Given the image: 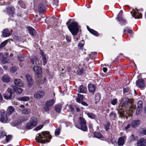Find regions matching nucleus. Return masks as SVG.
<instances>
[{
  "mask_svg": "<svg viewBox=\"0 0 146 146\" xmlns=\"http://www.w3.org/2000/svg\"><path fill=\"white\" fill-rule=\"evenodd\" d=\"M121 103L122 104L118 106L117 110L120 117H125L127 119L128 116L126 114H128V112L131 113L133 110H135L136 106L131 100L126 98L123 100Z\"/></svg>",
  "mask_w": 146,
  "mask_h": 146,
  "instance_id": "1",
  "label": "nucleus"
},
{
  "mask_svg": "<svg viewBox=\"0 0 146 146\" xmlns=\"http://www.w3.org/2000/svg\"><path fill=\"white\" fill-rule=\"evenodd\" d=\"M42 135L38 133L35 138L36 141L41 143H44L46 142H49L51 138V136L49 134V133L46 131L42 132Z\"/></svg>",
  "mask_w": 146,
  "mask_h": 146,
  "instance_id": "2",
  "label": "nucleus"
},
{
  "mask_svg": "<svg viewBox=\"0 0 146 146\" xmlns=\"http://www.w3.org/2000/svg\"><path fill=\"white\" fill-rule=\"evenodd\" d=\"M68 27L72 35H77L78 32L79 28L77 23L73 22L71 24L69 25Z\"/></svg>",
  "mask_w": 146,
  "mask_h": 146,
  "instance_id": "3",
  "label": "nucleus"
},
{
  "mask_svg": "<svg viewBox=\"0 0 146 146\" xmlns=\"http://www.w3.org/2000/svg\"><path fill=\"white\" fill-rule=\"evenodd\" d=\"M80 125H76V127L84 131H86L87 129V127L86 125V121L84 119L81 117L79 118Z\"/></svg>",
  "mask_w": 146,
  "mask_h": 146,
  "instance_id": "4",
  "label": "nucleus"
},
{
  "mask_svg": "<svg viewBox=\"0 0 146 146\" xmlns=\"http://www.w3.org/2000/svg\"><path fill=\"white\" fill-rule=\"evenodd\" d=\"M37 122V120L36 118L35 117L31 118V121L26 124L25 128L28 129L32 128L34 126L36 125Z\"/></svg>",
  "mask_w": 146,
  "mask_h": 146,
  "instance_id": "5",
  "label": "nucleus"
},
{
  "mask_svg": "<svg viewBox=\"0 0 146 146\" xmlns=\"http://www.w3.org/2000/svg\"><path fill=\"white\" fill-rule=\"evenodd\" d=\"M0 121L3 123H6L8 122V115L5 112V111L3 110L0 112Z\"/></svg>",
  "mask_w": 146,
  "mask_h": 146,
  "instance_id": "6",
  "label": "nucleus"
},
{
  "mask_svg": "<svg viewBox=\"0 0 146 146\" xmlns=\"http://www.w3.org/2000/svg\"><path fill=\"white\" fill-rule=\"evenodd\" d=\"M54 103V100H50L47 101L44 108V110L46 111H48L50 109L51 106H52Z\"/></svg>",
  "mask_w": 146,
  "mask_h": 146,
  "instance_id": "7",
  "label": "nucleus"
},
{
  "mask_svg": "<svg viewBox=\"0 0 146 146\" xmlns=\"http://www.w3.org/2000/svg\"><path fill=\"white\" fill-rule=\"evenodd\" d=\"M45 93L42 90L38 91L36 92L34 95V98L36 99H39L43 97Z\"/></svg>",
  "mask_w": 146,
  "mask_h": 146,
  "instance_id": "8",
  "label": "nucleus"
},
{
  "mask_svg": "<svg viewBox=\"0 0 146 146\" xmlns=\"http://www.w3.org/2000/svg\"><path fill=\"white\" fill-rule=\"evenodd\" d=\"M13 89L11 88H9L7 89V91L8 93L7 94H3V97L5 99H12V93L13 92Z\"/></svg>",
  "mask_w": 146,
  "mask_h": 146,
  "instance_id": "9",
  "label": "nucleus"
},
{
  "mask_svg": "<svg viewBox=\"0 0 146 146\" xmlns=\"http://www.w3.org/2000/svg\"><path fill=\"white\" fill-rule=\"evenodd\" d=\"M27 80V84L29 87H31L34 84V80L32 76L29 74H27L25 76Z\"/></svg>",
  "mask_w": 146,
  "mask_h": 146,
  "instance_id": "10",
  "label": "nucleus"
},
{
  "mask_svg": "<svg viewBox=\"0 0 146 146\" xmlns=\"http://www.w3.org/2000/svg\"><path fill=\"white\" fill-rule=\"evenodd\" d=\"M131 13L132 16L135 19H139L142 17L141 14L138 12L137 10V11L133 10Z\"/></svg>",
  "mask_w": 146,
  "mask_h": 146,
  "instance_id": "11",
  "label": "nucleus"
},
{
  "mask_svg": "<svg viewBox=\"0 0 146 146\" xmlns=\"http://www.w3.org/2000/svg\"><path fill=\"white\" fill-rule=\"evenodd\" d=\"M33 69L35 72L36 73V77H39L42 73V70L41 67L39 66H35L34 67Z\"/></svg>",
  "mask_w": 146,
  "mask_h": 146,
  "instance_id": "12",
  "label": "nucleus"
},
{
  "mask_svg": "<svg viewBox=\"0 0 146 146\" xmlns=\"http://www.w3.org/2000/svg\"><path fill=\"white\" fill-rule=\"evenodd\" d=\"M136 84L140 88H144L145 85L144 81L142 78L138 79L136 82Z\"/></svg>",
  "mask_w": 146,
  "mask_h": 146,
  "instance_id": "13",
  "label": "nucleus"
},
{
  "mask_svg": "<svg viewBox=\"0 0 146 146\" xmlns=\"http://www.w3.org/2000/svg\"><path fill=\"white\" fill-rule=\"evenodd\" d=\"M143 102L142 101H138L137 103V107L136 111V113L139 114L141 112V110L142 109Z\"/></svg>",
  "mask_w": 146,
  "mask_h": 146,
  "instance_id": "14",
  "label": "nucleus"
},
{
  "mask_svg": "<svg viewBox=\"0 0 146 146\" xmlns=\"http://www.w3.org/2000/svg\"><path fill=\"white\" fill-rule=\"evenodd\" d=\"M137 146H146V140L141 138L137 141Z\"/></svg>",
  "mask_w": 146,
  "mask_h": 146,
  "instance_id": "15",
  "label": "nucleus"
},
{
  "mask_svg": "<svg viewBox=\"0 0 146 146\" xmlns=\"http://www.w3.org/2000/svg\"><path fill=\"white\" fill-rule=\"evenodd\" d=\"M11 33L8 29H4L2 32V35L5 37H7L11 35Z\"/></svg>",
  "mask_w": 146,
  "mask_h": 146,
  "instance_id": "16",
  "label": "nucleus"
},
{
  "mask_svg": "<svg viewBox=\"0 0 146 146\" xmlns=\"http://www.w3.org/2000/svg\"><path fill=\"white\" fill-rule=\"evenodd\" d=\"M15 84L17 86H21L23 85V82L20 79H16L14 80Z\"/></svg>",
  "mask_w": 146,
  "mask_h": 146,
  "instance_id": "17",
  "label": "nucleus"
},
{
  "mask_svg": "<svg viewBox=\"0 0 146 146\" xmlns=\"http://www.w3.org/2000/svg\"><path fill=\"white\" fill-rule=\"evenodd\" d=\"M126 139L125 137L123 136L120 137L117 141V143L118 145L122 146L124 143V140Z\"/></svg>",
  "mask_w": 146,
  "mask_h": 146,
  "instance_id": "18",
  "label": "nucleus"
},
{
  "mask_svg": "<svg viewBox=\"0 0 146 146\" xmlns=\"http://www.w3.org/2000/svg\"><path fill=\"white\" fill-rule=\"evenodd\" d=\"M14 110L15 109L13 106H10L7 108L6 113L8 116H9L13 113Z\"/></svg>",
  "mask_w": 146,
  "mask_h": 146,
  "instance_id": "19",
  "label": "nucleus"
},
{
  "mask_svg": "<svg viewBox=\"0 0 146 146\" xmlns=\"http://www.w3.org/2000/svg\"><path fill=\"white\" fill-rule=\"evenodd\" d=\"M88 65L89 64H83V66L82 68L80 69L79 70L77 71L78 74L79 75H82L85 68H86L87 67H89Z\"/></svg>",
  "mask_w": 146,
  "mask_h": 146,
  "instance_id": "20",
  "label": "nucleus"
},
{
  "mask_svg": "<svg viewBox=\"0 0 146 146\" xmlns=\"http://www.w3.org/2000/svg\"><path fill=\"white\" fill-rule=\"evenodd\" d=\"M86 87L82 85H81L78 89V92L79 93H86Z\"/></svg>",
  "mask_w": 146,
  "mask_h": 146,
  "instance_id": "21",
  "label": "nucleus"
},
{
  "mask_svg": "<svg viewBox=\"0 0 146 146\" xmlns=\"http://www.w3.org/2000/svg\"><path fill=\"white\" fill-rule=\"evenodd\" d=\"M140 123L139 120H133L131 121V125L133 127H135L139 125Z\"/></svg>",
  "mask_w": 146,
  "mask_h": 146,
  "instance_id": "22",
  "label": "nucleus"
},
{
  "mask_svg": "<svg viewBox=\"0 0 146 146\" xmlns=\"http://www.w3.org/2000/svg\"><path fill=\"white\" fill-rule=\"evenodd\" d=\"M88 88L89 91L92 93L94 92L96 90L95 85L92 84H90L88 85Z\"/></svg>",
  "mask_w": 146,
  "mask_h": 146,
  "instance_id": "23",
  "label": "nucleus"
},
{
  "mask_svg": "<svg viewBox=\"0 0 146 146\" xmlns=\"http://www.w3.org/2000/svg\"><path fill=\"white\" fill-rule=\"evenodd\" d=\"M78 97L76 98V100L77 102L81 103L83 100V95L79 94H78Z\"/></svg>",
  "mask_w": 146,
  "mask_h": 146,
  "instance_id": "24",
  "label": "nucleus"
},
{
  "mask_svg": "<svg viewBox=\"0 0 146 146\" xmlns=\"http://www.w3.org/2000/svg\"><path fill=\"white\" fill-rule=\"evenodd\" d=\"M27 29L29 30V33L32 36H35L36 34V31L35 30L31 27H27Z\"/></svg>",
  "mask_w": 146,
  "mask_h": 146,
  "instance_id": "25",
  "label": "nucleus"
},
{
  "mask_svg": "<svg viewBox=\"0 0 146 146\" xmlns=\"http://www.w3.org/2000/svg\"><path fill=\"white\" fill-rule=\"evenodd\" d=\"M87 28L88 30L91 33L96 36H99V34L97 32L92 29L90 28L88 26H87Z\"/></svg>",
  "mask_w": 146,
  "mask_h": 146,
  "instance_id": "26",
  "label": "nucleus"
},
{
  "mask_svg": "<svg viewBox=\"0 0 146 146\" xmlns=\"http://www.w3.org/2000/svg\"><path fill=\"white\" fill-rule=\"evenodd\" d=\"M2 80L4 82L8 83L10 82L11 78L8 76L4 75L2 77Z\"/></svg>",
  "mask_w": 146,
  "mask_h": 146,
  "instance_id": "27",
  "label": "nucleus"
},
{
  "mask_svg": "<svg viewBox=\"0 0 146 146\" xmlns=\"http://www.w3.org/2000/svg\"><path fill=\"white\" fill-rule=\"evenodd\" d=\"M13 89L14 91L18 94H19L22 93L23 92V90L21 88L16 86H14Z\"/></svg>",
  "mask_w": 146,
  "mask_h": 146,
  "instance_id": "28",
  "label": "nucleus"
},
{
  "mask_svg": "<svg viewBox=\"0 0 146 146\" xmlns=\"http://www.w3.org/2000/svg\"><path fill=\"white\" fill-rule=\"evenodd\" d=\"M40 54L42 56V61H41V63H42L43 64H46L47 63V60L46 57L44 55L43 53L41 51H40Z\"/></svg>",
  "mask_w": 146,
  "mask_h": 146,
  "instance_id": "29",
  "label": "nucleus"
},
{
  "mask_svg": "<svg viewBox=\"0 0 146 146\" xmlns=\"http://www.w3.org/2000/svg\"><path fill=\"white\" fill-rule=\"evenodd\" d=\"M45 9V7L44 4H40L38 7V10L40 12H42Z\"/></svg>",
  "mask_w": 146,
  "mask_h": 146,
  "instance_id": "30",
  "label": "nucleus"
},
{
  "mask_svg": "<svg viewBox=\"0 0 146 146\" xmlns=\"http://www.w3.org/2000/svg\"><path fill=\"white\" fill-rule=\"evenodd\" d=\"M116 116V114L114 111L111 112L109 115L110 117L112 120H115Z\"/></svg>",
  "mask_w": 146,
  "mask_h": 146,
  "instance_id": "31",
  "label": "nucleus"
},
{
  "mask_svg": "<svg viewBox=\"0 0 146 146\" xmlns=\"http://www.w3.org/2000/svg\"><path fill=\"white\" fill-rule=\"evenodd\" d=\"M94 137L98 138H103V135L100 132H95L94 133Z\"/></svg>",
  "mask_w": 146,
  "mask_h": 146,
  "instance_id": "32",
  "label": "nucleus"
},
{
  "mask_svg": "<svg viewBox=\"0 0 146 146\" xmlns=\"http://www.w3.org/2000/svg\"><path fill=\"white\" fill-rule=\"evenodd\" d=\"M118 18L119 21L121 23L122 25H124L126 23V20L123 18L121 17H118Z\"/></svg>",
  "mask_w": 146,
  "mask_h": 146,
  "instance_id": "33",
  "label": "nucleus"
},
{
  "mask_svg": "<svg viewBox=\"0 0 146 146\" xmlns=\"http://www.w3.org/2000/svg\"><path fill=\"white\" fill-rule=\"evenodd\" d=\"M36 77L37 78L36 79V82L38 85H39L41 84L44 83V82L42 81L41 78V75H40L39 77Z\"/></svg>",
  "mask_w": 146,
  "mask_h": 146,
  "instance_id": "34",
  "label": "nucleus"
},
{
  "mask_svg": "<svg viewBox=\"0 0 146 146\" xmlns=\"http://www.w3.org/2000/svg\"><path fill=\"white\" fill-rule=\"evenodd\" d=\"M84 41L82 40V42H80L78 44V48L81 50H82L83 46L84 45Z\"/></svg>",
  "mask_w": 146,
  "mask_h": 146,
  "instance_id": "35",
  "label": "nucleus"
},
{
  "mask_svg": "<svg viewBox=\"0 0 146 146\" xmlns=\"http://www.w3.org/2000/svg\"><path fill=\"white\" fill-rule=\"evenodd\" d=\"M56 111L58 113H60L61 109V106L60 105H57L54 107Z\"/></svg>",
  "mask_w": 146,
  "mask_h": 146,
  "instance_id": "36",
  "label": "nucleus"
},
{
  "mask_svg": "<svg viewBox=\"0 0 146 146\" xmlns=\"http://www.w3.org/2000/svg\"><path fill=\"white\" fill-rule=\"evenodd\" d=\"M18 99L19 100L22 101H28L29 100V98L28 97H23L20 98H19Z\"/></svg>",
  "mask_w": 146,
  "mask_h": 146,
  "instance_id": "37",
  "label": "nucleus"
},
{
  "mask_svg": "<svg viewBox=\"0 0 146 146\" xmlns=\"http://www.w3.org/2000/svg\"><path fill=\"white\" fill-rule=\"evenodd\" d=\"M22 113L23 114L27 115L30 113V111L29 109L25 108L23 110Z\"/></svg>",
  "mask_w": 146,
  "mask_h": 146,
  "instance_id": "38",
  "label": "nucleus"
},
{
  "mask_svg": "<svg viewBox=\"0 0 146 146\" xmlns=\"http://www.w3.org/2000/svg\"><path fill=\"white\" fill-rule=\"evenodd\" d=\"M100 95L98 93L96 94L95 96V100L96 102H98L100 99Z\"/></svg>",
  "mask_w": 146,
  "mask_h": 146,
  "instance_id": "39",
  "label": "nucleus"
},
{
  "mask_svg": "<svg viewBox=\"0 0 146 146\" xmlns=\"http://www.w3.org/2000/svg\"><path fill=\"white\" fill-rule=\"evenodd\" d=\"M10 10L9 15L13 16V14L14 13L15 9L14 7H11L9 8Z\"/></svg>",
  "mask_w": 146,
  "mask_h": 146,
  "instance_id": "40",
  "label": "nucleus"
},
{
  "mask_svg": "<svg viewBox=\"0 0 146 146\" xmlns=\"http://www.w3.org/2000/svg\"><path fill=\"white\" fill-rule=\"evenodd\" d=\"M89 117L91 119H94L96 117V115L92 113H88L87 114Z\"/></svg>",
  "mask_w": 146,
  "mask_h": 146,
  "instance_id": "41",
  "label": "nucleus"
},
{
  "mask_svg": "<svg viewBox=\"0 0 146 146\" xmlns=\"http://www.w3.org/2000/svg\"><path fill=\"white\" fill-rule=\"evenodd\" d=\"M17 68L16 67L13 66L10 68V71L12 73H13L16 71Z\"/></svg>",
  "mask_w": 146,
  "mask_h": 146,
  "instance_id": "42",
  "label": "nucleus"
},
{
  "mask_svg": "<svg viewBox=\"0 0 146 146\" xmlns=\"http://www.w3.org/2000/svg\"><path fill=\"white\" fill-rule=\"evenodd\" d=\"M18 58L19 60L20 61L23 60L24 59L23 55L22 54H20L18 56Z\"/></svg>",
  "mask_w": 146,
  "mask_h": 146,
  "instance_id": "43",
  "label": "nucleus"
},
{
  "mask_svg": "<svg viewBox=\"0 0 146 146\" xmlns=\"http://www.w3.org/2000/svg\"><path fill=\"white\" fill-rule=\"evenodd\" d=\"M43 126V125H41L38 126L34 129V130L37 131L41 129Z\"/></svg>",
  "mask_w": 146,
  "mask_h": 146,
  "instance_id": "44",
  "label": "nucleus"
},
{
  "mask_svg": "<svg viewBox=\"0 0 146 146\" xmlns=\"http://www.w3.org/2000/svg\"><path fill=\"white\" fill-rule=\"evenodd\" d=\"M12 135H9L8 136H6V141L7 142H9V141L11 139Z\"/></svg>",
  "mask_w": 146,
  "mask_h": 146,
  "instance_id": "45",
  "label": "nucleus"
},
{
  "mask_svg": "<svg viewBox=\"0 0 146 146\" xmlns=\"http://www.w3.org/2000/svg\"><path fill=\"white\" fill-rule=\"evenodd\" d=\"M7 42L8 41L6 40L2 42L0 45V47H4L7 43Z\"/></svg>",
  "mask_w": 146,
  "mask_h": 146,
  "instance_id": "46",
  "label": "nucleus"
},
{
  "mask_svg": "<svg viewBox=\"0 0 146 146\" xmlns=\"http://www.w3.org/2000/svg\"><path fill=\"white\" fill-rule=\"evenodd\" d=\"M31 60L33 63V64L35 63H36V61L37 60V59L34 57H32L31 58Z\"/></svg>",
  "mask_w": 146,
  "mask_h": 146,
  "instance_id": "47",
  "label": "nucleus"
},
{
  "mask_svg": "<svg viewBox=\"0 0 146 146\" xmlns=\"http://www.w3.org/2000/svg\"><path fill=\"white\" fill-rule=\"evenodd\" d=\"M1 56H2V57H3L2 58H3V59L4 60H3V61L2 62L3 63L5 64V63H8V62L7 61V60H6V59H5L4 58V57L3 56V55L1 53H0V56L1 57Z\"/></svg>",
  "mask_w": 146,
  "mask_h": 146,
  "instance_id": "48",
  "label": "nucleus"
},
{
  "mask_svg": "<svg viewBox=\"0 0 146 146\" xmlns=\"http://www.w3.org/2000/svg\"><path fill=\"white\" fill-rule=\"evenodd\" d=\"M110 123L109 122L107 123L106 124L105 126V129L106 131H108L109 129Z\"/></svg>",
  "mask_w": 146,
  "mask_h": 146,
  "instance_id": "49",
  "label": "nucleus"
},
{
  "mask_svg": "<svg viewBox=\"0 0 146 146\" xmlns=\"http://www.w3.org/2000/svg\"><path fill=\"white\" fill-rule=\"evenodd\" d=\"M117 100L116 99H113L111 100V104L113 105H114L117 103Z\"/></svg>",
  "mask_w": 146,
  "mask_h": 146,
  "instance_id": "50",
  "label": "nucleus"
},
{
  "mask_svg": "<svg viewBox=\"0 0 146 146\" xmlns=\"http://www.w3.org/2000/svg\"><path fill=\"white\" fill-rule=\"evenodd\" d=\"M6 135L5 131H0V137H4Z\"/></svg>",
  "mask_w": 146,
  "mask_h": 146,
  "instance_id": "51",
  "label": "nucleus"
},
{
  "mask_svg": "<svg viewBox=\"0 0 146 146\" xmlns=\"http://www.w3.org/2000/svg\"><path fill=\"white\" fill-rule=\"evenodd\" d=\"M60 129H56L55 132V134L56 135H58L60 134Z\"/></svg>",
  "mask_w": 146,
  "mask_h": 146,
  "instance_id": "52",
  "label": "nucleus"
},
{
  "mask_svg": "<svg viewBox=\"0 0 146 146\" xmlns=\"http://www.w3.org/2000/svg\"><path fill=\"white\" fill-rule=\"evenodd\" d=\"M131 140L132 141L136 140L137 139V137L133 135H132L131 136Z\"/></svg>",
  "mask_w": 146,
  "mask_h": 146,
  "instance_id": "53",
  "label": "nucleus"
},
{
  "mask_svg": "<svg viewBox=\"0 0 146 146\" xmlns=\"http://www.w3.org/2000/svg\"><path fill=\"white\" fill-rule=\"evenodd\" d=\"M19 4L20 5L21 7L23 8H25V5L24 4V3L22 1H20L19 2Z\"/></svg>",
  "mask_w": 146,
  "mask_h": 146,
  "instance_id": "54",
  "label": "nucleus"
},
{
  "mask_svg": "<svg viewBox=\"0 0 146 146\" xmlns=\"http://www.w3.org/2000/svg\"><path fill=\"white\" fill-rule=\"evenodd\" d=\"M66 39L67 41L68 42H71V37L68 36H66Z\"/></svg>",
  "mask_w": 146,
  "mask_h": 146,
  "instance_id": "55",
  "label": "nucleus"
},
{
  "mask_svg": "<svg viewBox=\"0 0 146 146\" xmlns=\"http://www.w3.org/2000/svg\"><path fill=\"white\" fill-rule=\"evenodd\" d=\"M141 132L144 134L146 135V128H143L142 129V131H141Z\"/></svg>",
  "mask_w": 146,
  "mask_h": 146,
  "instance_id": "56",
  "label": "nucleus"
},
{
  "mask_svg": "<svg viewBox=\"0 0 146 146\" xmlns=\"http://www.w3.org/2000/svg\"><path fill=\"white\" fill-rule=\"evenodd\" d=\"M106 66V67H104L103 68V71L104 72H106L108 69L107 67H109V66L108 65H107Z\"/></svg>",
  "mask_w": 146,
  "mask_h": 146,
  "instance_id": "57",
  "label": "nucleus"
},
{
  "mask_svg": "<svg viewBox=\"0 0 146 146\" xmlns=\"http://www.w3.org/2000/svg\"><path fill=\"white\" fill-rule=\"evenodd\" d=\"M128 90L129 89L128 88L126 87V88H124L123 90V92H128Z\"/></svg>",
  "mask_w": 146,
  "mask_h": 146,
  "instance_id": "58",
  "label": "nucleus"
},
{
  "mask_svg": "<svg viewBox=\"0 0 146 146\" xmlns=\"http://www.w3.org/2000/svg\"><path fill=\"white\" fill-rule=\"evenodd\" d=\"M81 103V104L84 106H88V104H87V103L84 102L82 101Z\"/></svg>",
  "mask_w": 146,
  "mask_h": 146,
  "instance_id": "59",
  "label": "nucleus"
},
{
  "mask_svg": "<svg viewBox=\"0 0 146 146\" xmlns=\"http://www.w3.org/2000/svg\"><path fill=\"white\" fill-rule=\"evenodd\" d=\"M127 30V33L129 34H131L132 32V31L131 29H128V28H126Z\"/></svg>",
  "mask_w": 146,
  "mask_h": 146,
  "instance_id": "60",
  "label": "nucleus"
},
{
  "mask_svg": "<svg viewBox=\"0 0 146 146\" xmlns=\"http://www.w3.org/2000/svg\"><path fill=\"white\" fill-rule=\"evenodd\" d=\"M131 125L129 124H128L127 125V126L125 127V129L126 130L128 129L129 128Z\"/></svg>",
  "mask_w": 146,
  "mask_h": 146,
  "instance_id": "61",
  "label": "nucleus"
},
{
  "mask_svg": "<svg viewBox=\"0 0 146 146\" xmlns=\"http://www.w3.org/2000/svg\"><path fill=\"white\" fill-rule=\"evenodd\" d=\"M3 67L5 70H6L8 69V67L7 66L4 65L3 66Z\"/></svg>",
  "mask_w": 146,
  "mask_h": 146,
  "instance_id": "62",
  "label": "nucleus"
},
{
  "mask_svg": "<svg viewBox=\"0 0 146 146\" xmlns=\"http://www.w3.org/2000/svg\"><path fill=\"white\" fill-rule=\"evenodd\" d=\"M70 110L71 111H73L74 110V108H73L72 107H70Z\"/></svg>",
  "mask_w": 146,
  "mask_h": 146,
  "instance_id": "63",
  "label": "nucleus"
},
{
  "mask_svg": "<svg viewBox=\"0 0 146 146\" xmlns=\"http://www.w3.org/2000/svg\"><path fill=\"white\" fill-rule=\"evenodd\" d=\"M42 81L44 82V83L46 81V78H44L43 80H42Z\"/></svg>",
  "mask_w": 146,
  "mask_h": 146,
  "instance_id": "64",
  "label": "nucleus"
}]
</instances>
